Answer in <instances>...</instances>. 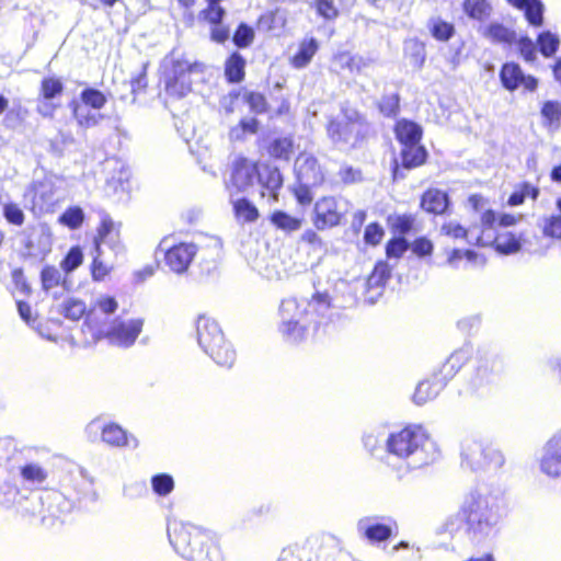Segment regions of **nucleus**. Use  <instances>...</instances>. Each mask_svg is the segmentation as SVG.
Wrapping results in <instances>:
<instances>
[{"instance_id": "b1692460", "label": "nucleus", "mask_w": 561, "mask_h": 561, "mask_svg": "<svg viewBox=\"0 0 561 561\" xmlns=\"http://www.w3.org/2000/svg\"><path fill=\"white\" fill-rule=\"evenodd\" d=\"M390 433L383 428L373 430L365 433L363 436V444L366 450L373 456L385 461L387 440Z\"/></svg>"}, {"instance_id": "79ce46f5", "label": "nucleus", "mask_w": 561, "mask_h": 561, "mask_svg": "<svg viewBox=\"0 0 561 561\" xmlns=\"http://www.w3.org/2000/svg\"><path fill=\"white\" fill-rule=\"evenodd\" d=\"M102 255L103 251L100 249V244H98L96 250L93 252V263L91 266L92 278L98 282L103 280L113 268L111 264H107L102 260Z\"/></svg>"}, {"instance_id": "9b49d317", "label": "nucleus", "mask_w": 561, "mask_h": 561, "mask_svg": "<svg viewBox=\"0 0 561 561\" xmlns=\"http://www.w3.org/2000/svg\"><path fill=\"white\" fill-rule=\"evenodd\" d=\"M144 319H121L117 318L106 330V337L110 343L119 347H130L142 331Z\"/></svg>"}, {"instance_id": "f03ea898", "label": "nucleus", "mask_w": 561, "mask_h": 561, "mask_svg": "<svg viewBox=\"0 0 561 561\" xmlns=\"http://www.w3.org/2000/svg\"><path fill=\"white\" fill-rule=\"evenodd\" d=\"M438 455L436 443L422 427L408 426L389 434L385 462L401 477L432 463Z\"/></svg>"}, {"instance_id": "473e14b6", "label": "nucleus", "mask_w": 561, "mask_h": 561, "mask_svg": "<svg viewBox=\"0 0 561 561\" xmlns=\"http://www.w3.org/2000/svg\"><path fill=\"white\" fill-rule=\"evenodd\" d=\"M427 152L420 144L405 145L401 150L402 164L407 169L419 167L425 162Z\"/></svg>"}, {"instance_id": "37998d69", "label": "nucleus", "mask_w": 561, "mask_h": 561, "mask_svg": "<svg viewBox=\"0 0 561 561\" xmlns=\"http://www.w3.org/2000/svg\"><path fill=\"white\" fill-rule=\"evenodd\" d=\"M81 103L92 110H101L106 103V96L100 90L93 88L84 89L81 94Z\"/></svg>"}, {"instance_id": "9d476101", "label": "nucleus", "mask_w": 561, "mask_h": 561, "mask_svg": "<svg viewBox=\"0 0 561 561\" xmlns=\"http://www.w3.org/2000/svg\"><path fill=\"white\" fill-rule=\"evenodd\" d=\"M158 250L164 252L165 265L176 274L186 272L197 253V248L194 243L170 245L168 239H163L159 243Z\"/></svg>"}, {"instance_id": "f3484780", "label": "nucleus", "mask_w": 561, "mask_h": 561, "mask_svg": "<svg viewBox=\"0 0 561 561\" xmlns=\"http://www.w3.org/2000/svg\"><path fill=\"white\" fill-rule=\"evenodd\" d=\"M540 470L548 477L561 476V432L550 438L542 448Z\"/></svg>"}, {"instance_id": "c756f323", "label": "nucleus", "mask_w": 561, "mask_h": 561, "mask_svg": "<svg viewBox=\"0 0 561 561\" xmlns=\"http://www.w3.org/2000/svg\"><path fill=\"white\" fill-rule=\"evenodd\" d=\"M483 35L494 44L511 45L516 41L515 31L501 23H490L484 28Z\"/></svg>"}, {"instance_id": "13d9d810", "label": "nucleus", "mask_w": 561, "mask_h": 561, "mask_svg": "<svg viewBox=\"0 0 561 561\" xmlns=\"http://www.w3.org/2000/svg\"><path fill=\"white\" fill-rule=\"evenodd\" d=\"M225 15L226 11L219 3H208L207 8L201 12V18L210 25L222 22Z\"/></svg>"}, {"instance_id": "f8f14e48", "label": "nucleus", "mask_w": 561, "mask_h": 561, "mask_svg": "<svg viewBox=\"0 0 561 561\" xmlns=\"http://www.w3.org/2000/svg\"><path fill=\"white\" fill-rule=\"evenodd\" d=\"M101 431V439L112 447H130L133 449L138 447V439L128 434L123 427L115 423L102 424L100 420H93L87 426L89 434Z\"/></svg>"}, {"instance_id": "393cba45", "label": "nucleus", "mask_w": 561, "mask_h": 561, "mask_svg": "<svg viewBox=\"0 0 561 561\" xmlns=\"http://www.w3.org/2000/svg\"><path fill=\"white\" fill-rule=\"evenodd\" d=\"M422 208L431 214H444L449 206L448 195L437 188L427 190L421 201Z\"/></svg>"}, {"instance_id": "4c0bfd02", "label": "nucleus", "mask_w": 561, "mask_h": 561, "mask_svg": "<svg viewBox=\"0 0 561 561\" xmlns=\"http://www.w3.org/2000/svg\"><path fill=\"white\" fill-rule=\"evenodd\" d=\"M271 221L278 229H282L287 232L296 231L301 228V219L293 217L282 210L273 213Z\"/></svg>"}, {"instance_id": "a18cd8bd", "label": "nucleus", "mask_w": 561, "mask_h": 561, "mask_svg": "<svg viewBox=\"0 0 561 561\" xmlns=\"http://www.w3.org/2000/svg\"><path fill=\"white\" fill-rule=\"evenodd\" d=\"M253 39L254 30L245 23L239 24L232 36L233 44L239 48L249 47L253 43Z\"/></svg>"}, {"instance_id": "680f3d73", "label": "nucleus", "mask_w": 561, "mask_h": 561, "mask_svg": "<svg viewBox=\"0 0 561 561\" xmlns=\"http://www.w3.org/2000/svg\"><path fill=\"white\" fill-rule=\"evenodd\" d=\"M409 244L403 238H394L387 243L386 253L389 259H399L408 250Z\"/></svg>"}, {"instance_id": "6e6552de", "label": "nucleus", "mask_w": 561, "mask_h": 561, "mask_svg": "<svg viewBox=\"0 0 561 561\" xmlns=\"http://www.w3.org/2000/svg\"><path fill=\"white\" fill-rule=\"evenodd\" d=\"M205 66L184 59L170 60V68L164 73V85L168 94L182 98L192 90V84L203 80Z\"/></svg>"}, {"instance_id": "69168bd1", "label": "nucleus", "mask_w": 561, "mask_h": 561, "mask_svg": "<svg viewBox=\"0 0 561 561\" xmlns=\"http://www.w3.org/2000/svg\"><path fill=\"white\" fill-rule=\"evenodd\" d=\"M245 101L250 108L256 114H261L266 111V100L261 93L250 92L245 95Z\"/></svg>"}, {"instance_id": "4d7b16f0", "label": "nucleus", "mask_w": 561, "mask_h": 561, "mask_svg": "<svg viewBox=\"0 0 561 561\" xmlns=\"http://www.w3.org/2000/svg\"><path fill=\"white\" fill-rule=\"evenodd\" d=\"M542 232L546 237L561 239V213L543 219Z\"/></svg>"}, {"instance_id": "c03bdc74", "label": "nucleus", "mask_w": 561, "mask_h": 561, "mask_svg": "<svg viewBox=\"0 0 561 561\" xmlns=\"http://www.w3.org/2000/svg\"><path fill=\"white\" fill-rule=\"evenodd\" d=\"M529 24L540 26L543 22V4L540 0H528L523 7Z\"/></svg>"}, {"instance_id": "e433bc0d", "label": "nucleus", "mask_w": 561, "mask_h": 561, "mask_svg": "<svg viewBox=\"0 0 561 561\" xmlns=\"http://www.w3.org/2000/svg\"><path fill=\"white\" fill-rule=\"evenodd\" d=\"M236 217L244 222H253L259 217L256 207L247 198L231 199Z\"/></svg>"}, {"instance_id": "2eb2a0df", "label": "nucleus", "mask_w": 561, "mask_h": 561, "mask_svg": "<svg viewBox=\"0 0 561 561\" xmlns=\"http://www.w3.org/2000/svg\"><path fill=\"white\" fill-rule=\"evenodd\" d=\"M502 85L508 91H515L523 87L526 91L534 92L538 81L533 76H526L518 64L505 62L500 71Z\"/></svg>"}, {"instance_id": "a211bd4d", "label": "nucleus", "mask_w": 561, "mask_h": 561, "mask_svg": "<svg viewBox=\"0 0 561 561\" xmlns=\"http://www.w3.org/2000/svg\"><path fill=\"white\" fill-rule=\"evenodd\" d=\"M485 448L483 442L467 437L461 443V465L472 471L485 470Z\"/></svg>"}, {"instance_id": "052dcab7", "label": "nucleus", "mask_w": 561, "mask_h": 561, "mask_svg": "<svg viewBox=\"0 0 561 561\" xmlns=\"http://www.w3.org/2000/svg\"><path fill=\"white\" fill-rule=\"evenodd\" d=\"M117 307L118 304L114 297L101 296L98 298L94 310L89 314V317L91 318L96 310L104 314H112L117 310Z\"/></svg>"}, {"instance_id": "774afa93", "label": "nucleus", "mask_w": 561, "mask_h": 561, "mask_svg": "<svg viewBox=\"0 0 561 561\" xmlns=\"http://www.w3.org/2000/svg\"><path fill=\"white\" fill-rule=\"evenodd\" d=\"M382 236H383L382 228L378 224L374 222V224H369L366 227L364 239H365L366 243L376 245L381 241Z\"/></svg>"}, {"instance_id": "3c124183", "label": "nucleus", "mask_w": 561, "mask_h": 561, "mask_svg": "<svg viewBox=\"0 0 561 561\" xmlns=\"http://www.w3.org/2000/svg\"><path fill=\"white\" fill-rule=\"evenodd\" d=\"M85 312V304L80 299L70 298L64 302L62 313L70 320H79Z\"/></svg>"}, {"instance_id": "bf43d9fd", "label": "nucleus", "mask_w": 561, "mask_h": 561, "mask_svg": "<svg viewBox=\"0 0 561 561\" xmlns=\"http://www.w3.org/2000/svg\"><path fill=\"white\" fill-rule=\"evenodd\" d=\"M379 110L386 116H394L399 111V95H383L379 102Z\"/></svg>"}, {"instance_id": "a19ab883", "label": "nucleus", "mask_w": 561, "mask_h": 561, "mask_svg": "<svg viewBox=\"0 0 561 561\" xmlns=\"http://www.w3.org/2000/svg\"><path fill=\"white\" fill-rule=\"evenodd\" d=\"M174 479L169 473H158L151 477V486L159 496H168L174 490Z\"/></svg>"}, {"instance_id": "09e8293b", "label": "nucleus", "mask_w": 561, "mask_h": 561, "mask_svg": "<svg viewBox=\"0 0 561 561\" xmlns=\"http://www.w3.org/2000/svg\"><path fill=\"white\" fill-rule=\"evenodd\" d=\"M83 219H84V213L83 210L78 207V206H73V207H70L68 208L60 217H59V221L71 228V229H77L79 228L82 222H83Z\"/></svg>"}, {"instance_id": "ea45409f", "label": "nucleus", "mask_w": 561, "mask_h": 561, "mask_svg": "<svg viewBox=\"0 0 561 561\" xmlns=\"http://www.w3.org/2000/svg\"><path fill=\"white\" fill-rule=\"evenodd\" d=\"M64 91V84L60 79L56 77L44 78L41 82L39 98L54 100L61 95Z\"/></svg>"}, {"instance_id": "864d4df0", "label": "nucleus", "mask_w": 561, "mask_h": 561, "mask_svg": "<svg viewBox=\"0 0 561 561\" xmlns=\"http://www.w3.org/2000/svg\"><path fill=\"white\" fill-rule=\"evenodd\" d=\"M83 253L79 247H72L65 259L61 261L60 266L65 273L69 274L81 265Z\"/></svg>"}, {"instance_id": "0eeeda50", "label": "nucleus", "mask_w": 561, "mask_h": 561, "mask_svg": "<svg viewBox=\"0 0 561 561\" xmlns=\"http://www.w3.org/2000/svg\"><path fill=\"white\" fill-rule=\"evenodd\" d=\"M60 493H54V501L59 503L64 497L66 500L62 512H70L76 505L82 506L94 503L98 500V492L94 488V480L87 470L80 468L71 472L61 485Z\"/></svg>"}, {"instance_id": "cd10ccee", "label": "nucleus", "mask_w": 561, "mask_h": 561, "mask_svg": "<svg viewBox=\"0 0 561 561\" xmlns=\"http://www.w3.org/2000/svg\"><path fill=\"white\" fill-rule=\"evenodd\" d=\"M396 136L402 146L415 145L421 140L422 128L414 122L401 119L396 125Z\"/></svg>"}, {"instance_id": "8fccbe9b", "label": "nucleus", "mask_w": 561, "mask_h": 561, "mask_svg": "<svg viewBox=\"0 0 561 561\" xmlns=\"http://www.w3.org/2000/svg\"><path fill=\"white\" fill-rule=\"evenodd\" d=\"M431 33L438 41H448L454 34V26L440 19L430 22Z\"/></svg>"}, {"instance_id": "ddd939ff", "label": "nucleus", "mask_w": 561, "mask_h": 561, "mask_svg": "<svg viewBox=\"0 0 561 561\" xmlns=\"http://www.w3.org/2000/svg\"><path fill=\"white\" fill-rule=\"evenodd\" d=\"M259 179V170L252 162L240 159L236 161L226 187L232 199L236 194L247 193Z\"/></svg>"}, {"instance_id": "5701e85b", "label": "nucleus", "mask_w": 561, "mask_h": 561, "mask_svg": "<svg viewBox=\"0 0 561 561\" xmlns=\"http://www.w3.org/2000/svg\"><path fill=\"white\" fill-rule=\"evenodd\" d=\"M257 183L261 186L262 197L267 196L270 199L276 201L277 191L283 185V178L277 169H265L263 172L259 171Z\"/></svg>"}, {"instance_id": "39448f33", "label": "nucleus", "mask_w": 561, "mask_h": 561, "mask_svg": "<svg viewBox=\"0 0 561 561\" xmlns=\"http://www.w3.org/2000/svg\"><path fill=\"white\" fill-rule=\"evenodd\" d=\"M198 345L219 366L230 368L237 357L236 351L226 340L218 322L205 314L196 320Z\"/></svg>"}, {"instance_id": "6ab92c4d", "label": "nucleus", "mask_w": 561, "mask_h": 561, "mask_svg": "<svg viewBox=\"0 0 561 561\" xmlns=\"http://www.w3.org/2000/svg\"><path fill=\"white\" fill-rule=\"evenodd\" d=\"M358 534L371 543L383 542L392 535V527L378 522L376 516L360 518L357 522Z\"/></svg>"}, {"instance_id": "6e6d98bb", "label": "nucleus", "mask_w": 561, "mask_h": 561, "mask_svg": "<svg viewBox=\"0 0 561 561\" xmlns=\"http://www.w3.org/2000/svg\"><path fill=\"white\" fill-rule=\"evenodd\" d=\"M257 119L247 118L242 119L240 124L230 130V138L232 140H240L245 133L255 134L257 131Z\"/></svg>"}, {"instance_id": "7ed1b4c3", "label": "nucleus", "mask_w": 561, "mask_h": 561, "mask_svg": "<svg viewBox=\"0 0 561 561\" xmlns=\"http://www.w3.org/2000/svg\"><path fill=\"white\" fill-rule=\"evenodd\" d=\"M330 308L331 299L327 293L317 291L310 299L285 298L278 309V331L286 342L300 343L308 337L310 329L328 316Z\"/></svg>"}, {"instance_id": "e2e57ef3", "label": "nucleus", "mask_w": 561, "mask_h": 561, "mask_svg": "<svg viewBox=\"0 0 561 561\" xmlns=\"http://www.w3.org/2000/svg\"><path fill=\"white\" fill-rule=\"evenodd\" d=\"M314 8L319 15L325 20H333L337 16L339 11L331 0H316Z\"/></svg>"}, {"instance_id": "aec40b11", "label": "nucleus", "mask_w": 561, "mask_h": 561, "mask_svg": "<svg viewBox=\"0 0 561 561\" xmlns=\"http://www.w3.org/2000/svg\"><path fill=\"white\" fill-rule=\"evenodd\" d=\"M469 356L470 354L468 350L465 348L454 352L440 368L433 374L434 379L442 382L445 388L447 382L453 379L459 369L467 363Z\"/></svg>"}, {"instance_id": "423d86ee", "label": "nucleus", "mask_w": 561, "mask_h": 561, "mask_svg": "<svg viewBox=\"0 0 561 561\" xmlns=\"http://www.w3.org/2000/svg\"><path fill=\"white\" fill-rule=\"evenodd\" d=\"M368 131L369 125L365 117L350 107H343L341 114L331 118L327 125L328 137L336 146L356 147Z\"/></svg>"}, {"instance_id": "0e129e2a", "label": "nucleus", "mask_w": 561, "mask_h": 561, "mask_svg": "<svg viewBox=\"0 0 561 561\" xmlns=\"http://www.w3.org/2000/svg\"><path fill=\"white\" fill-rule=\"evenodd\" d=\"M518 49L526 61L536 59V44L529 37L524 36L518 41Z\"/></svg>"}, {"instance_id": "de8ad7c7", "label": "nucleus", "mask_w": 561, "mask_h": 561, "mask_svg": "<svg viewBox=\"0 0 561 561\" xmlns=\"http://www.w3.org/2000/svg\"><path fill=\"white\" fill-rule=\"evenodd\" d=\"M481 233L476 237H483L486 239L489 233H495L496 227H499V216L491 209L483 210L481 214Z\"/></svg>"}, {"instance_id": "603ef678", "label": "nucleus", "mask_w": 561, "mask_h": 561, "mask_svg": "<svg viewBox=\"0 0 561 561\" xmlns=\"http://www.w3.org/2000/svg\"><path fill=\"white\" fill-rule=\"evenodd\" d=\"M505 457L503 453L499 448L486 444L485 470H499L503 467Z\"/></svg>"}, {"instance_id": "4be33fe9", "label": "nucleus", "mask_w": 561, "mask_h": 561, "mask_svg": "<svg viewBox=\"0 0 561 561\" xmlns=\"http://www.w3.org/2000/svg\"><path fill=\"white\" fill-rule=\"evenodd\" d=\"M98 244H100V249H102V245H107L114 254H118L123 251L118 231L116 230L114 222L108 218H104L101 222L98 230V237L94 239V250H96Z\"/></svg>"}, {"instance_id": "f704fd0d", "label": "nucleus", "mask_w": 561, "mask_h": 561, "mask_svg": "<svg viewBox=\"0 0 561 561\" xmlns=\"http://www.w3.org/2000/svg\"><path fill=\"white\" fill-rule=\"evenodd\" d=\"M318 50V43L314 38L304 39L298 48V51L293 57V65L296 68L306 67Z\"/></svg>"}, {"instance_id": "f257e3e1", "label": "nucleus", "mask_w": 561, "mask_h": 561, "mask_svg": "<svg viewBox=\"0 0 561 561\" xmlns=\"http://www.w3.org/2000/svg\"><path fill=\"white\" fill-rule=\"evenodd\" d=\"M505 508L500 490L480 486L465 497L457 513L447 517L442 531L453 537L465 531L472 542L480 543L495 534Z\"/></svg>"}, {"instance_id": "bb28decb", "label": "nucleus", "mask_w": 561, "mask_h": 561, "mask_svg": "<svg viewBox=\"0 0 561 561\" xmlns=\"http://www.w3.org/2000/svg\"><path fill=\"white\" fill-rule=\"evenodd\" d=\"M439 231L442 236L448 237L453 240H466L469 244H477L476 227L466 229L458 221L448 220L442 225Z\"/></svg>"}, {"instance_id": "4468645a", "label": "nucleus", "mask_w": 561, "mask_h": 561, "mask_svg": "<svg viewBox=\"0 0 561 561\" xmlns=\"http://www.w3.org/2000/svg\"><path fill=\"white\" fill-rule=\"evenodd\" d=\"M344 201L335 197H323L314 205V226L319 230L335 227L346 211Z\"/></svg>"}, {"instance_id": "20e7f679", "label": "nucleus", "mask_w": 561, "mask_h": 561, "mask_svg": "<svg viewBox=\"0 0 561 561\" xmlns=\"http://www.w3.org/2000/svg\"><path fill=\"white\" fill-rule=\"evenodd\" d=\"M168 538L174 551L187 561H213L210 536L202 528L180 520L168 523Z\"/></svg>"}, {"instance_id": "5fc2aeb1", "label": "nucleus", "mask_w": 561, "mask_h": 561, "mask_svg": "<svg viewBox=\"0 0 561 561\" xmlns=\"http://www.w3.org/2000/svg\"><path fill=\"white\" fill-rule=\"evenodd\" d=\"M485 0H465L463 10L472 19L482 20L488 14Z\"/></svg>"}, {"instance_id": "1a4fd4ad", "label": "nucleus", "mask_w": 561, "mask_h": 561, "mask_svg": "<svg viewBox=\"0 0 561 561\" xmlns=\"http://www.w3.org/2000/svg\"><path fill=\"white\" fill-rule=\"evenodd\" d=\"M504 362L497 356L483 357L468 379V390L472 393L484 394L495 387L503 375Z\"/></svg>"}, {"instance_id": "dca6fc26", "label": "nucleus", "mask_w": 561, "mask_h": 561, "mask_svg": "<svg viewBox=\"0 0 561 561\" xmlns=\"http://www.w3.org/2000/svg\"><path fill=\"white\" fill-rule=\"evenodd\" d=\"M297 178L304 187L318 186L324 180V174L317 159L307 152L300 153L295 161Z\"/></svg>"}, {"instance_id": "a878e982", "label": "nucleus", "mask_w": 561, "mask_h": 561, "mask_svg": "<svg viewBox=\"0 0 561 561\" xmlns=\"http://www.w3.org/2000/svg\"><path fill=\"white\" fill-rule=\"evenodd\" d=\"M69 106L78 126L84 129L98 126L104 117L102 114L95 112V110L92 111V108L79 103L77 100L71 101Z\"/></svg>"}, {"instance_id": "72a5a7b5", "label": "nucleus", "mask_w": 561, "mask_h": 561, "mask_svg": "<svg viewBox=\"0 0 561 561\" xmlns=\"http://www.w3.org/2000/svg\"><path fill=\"white\" fill-rule=\"evenodd\" d=\"M245 59L234 51L225 64V75L229 82H240L244 78Z\"/></svg>"}, {"instance_id": "412c9836", "label": "nucleus", "mask_w": 561, "mask_h": 561, "mask_svg": "<svg viewBox=\"0 0 561 561\" xmlns=\"http://www.w3.org/2000/svg\"><path fill=\"white\" fill-rule=\"evenodd\" d=\"M477 245L485 247L494 243L496 250L501 253H515L520 249L519 239L511 232L489 233L486 239L483 237L476 238Z\"/></svg>"}, {"instance_id": "2f4dec72", "label": "nucleus", "mask_w": 561, "mask_h": 561, "mask_svg": "<svg viewBox=\"0 0 561 561\" xmlns=\"http://www.w3.org/2000/svg\"><path fill=\"white\" fill-rule=\"evenodd\" d=\"M543 126L548 131L553 133L559 129L561 122V103L557 101H547L541 108Z\"/></svg>"}, {"instance_id": "338daca9", "label": "nucleus", "mask_w": 561, "mask_h": 561, "mask_svg": "<svg viewBox=\"0 0 561 561\" xmlns=\"http://www.w3.org/2000/svg\"><path fill=\"white\" fill-rule=\"evenodd\" d=\"M230 37V28L222 22L211 24L210 38L213 42L222 44Z\"/></svg>"}, {"instance_id": "58836bf2", "label": "nucleus", "mask_w": 561, "mask_h": 561, "mask_svg": "<svg viewBox=\"0 0 561 561\" xmlns=\"http://www.w3.org/2000/svg\"><path fill=\"white\" fill-rule=\"evenodd\" d=\"M537 44L540 53L545 57H551L556 54L560 46V39L557 34L550 31L542 32L538 35Z\"/></svg>"}, {"instance_id": "c85d7f7f", "label": "nucleus", "mask_w": 561, "mask_h": 561, "mask_svg": "<svg viewBox=\"0 0 561 561\" xmlns=\"http://www.w3.org/2000/svg\"><path fill=\"white\" fill-rule=\"evenodd\" d=\"M20 474L23 482L30 486L38 488L48 478V471L37 462H27L20 467Z\"/></svg>"}, {"instance_id": "49530a36", "label": "nucleus", "mask_w": 561, "mask_h": 561, "mask_svg": "<svg viewBox=\"0 0 561 561\" xmlns=\"http://www.w3.org/2000/svg\"><path fill=\"white\" fill-rule=\"evenodd\" d=\"M270 153L274 158L288 160L293 153V141L286 137L275 139L270 146Z\"/></svg>"}, {"instance_id": "c9c22d12", "label": "nucleus", "mask_w": 561, "mask_h": 561, "mask_svg": "<svg viewBox=\"0 0 561 561\" xmlns=\"http://www.w3.org/2000/svg\"><path fill=\"white\" fill-rule=\"evenodd\" d=\"M42 286L45 291L61 285L65 290H69L66 279H62L60 271L55 266H45L41 273Z\"/></svg>"}, {"instance_id": "7c9ffc66", "label": "nucleus", "mask_w": 561, "mask_h": 561, "mask_svg": "<svg viewBox=\"0 0 561 561\" xmlns=\"http://www.w3.org/2000/svg\"><path fill=\"white\" fill-rule=\"evenodd\" d=\"M444 389L443 383L438 382L432 376L431 379L421 381L414 392L413 401L422 405L430 400H433Z\"/></svg>"}]
</instances>
